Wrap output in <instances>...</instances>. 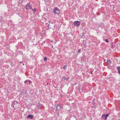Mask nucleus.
<instances>
[{"instance_id": "20", "label": "nucleus", "mask_w": 120, "mask_h": 120, "mask_svg": "<svg viewBox=\"0 0 120 120\" xmlns=\"http://www.w3.org/2000/svg\"><path fill=\"white\" fill-rule=\"evenodd\" d=\"M81 50L80 49H79V51H78L79 53L80 52Z\"/></svg>"}, {"instance_id": "26", "label": "nucleus", "mask_w": 120, "mask_h": 120, "mask_svg": "<svg viewBox=\"0 0 120 120\" xmlns=\"http://www.w3.org/2000/svg\"><path fill=\"white\" fill-rule=\"evenodd\" d=\"M51 42L52 43L53 42V41L52 40L51 41Z\"/></svg>"}, {"instance_id": "17", "label": "nucleus", "mask_w": 120, "mask_h": 120, "mask_svg": "<svg viewBox=\"0 0 120 120\" xmlns=\"http://www.w3.org/2000/svg\"><path fill=\"white\" fill-rule=\"evenodd\" d=\"M47 58L46 57H45L44 59V60L45 61H47Z\"/></svg>"}, {"instance_id": "23", "label": "nucleus", "mask_w": 120, "mask_h": 120, "mask_svg": "<svg viewBox=\"0 0 120 120\" xmlns=\"http://www.w3.org/2000/svg\"><path fill=\"white\" fill-rule=\"evenodd\" d=\"M96 100L95 99H94V100H93V101L94 102V101H96Z\"/></svg>"}, {"instance_id": "14", "label": "nucleus", "mask_w": 120, "mask_h": 120, "mask_svg": "<svg viewBox=\"0 0 120 120\" xmlns=\"http://www.w3.org/2000/svg\"><path fill=\"white\" fill-rule=\"evenodd\" d=\"M28 80H25L24 82V83L26 84H28Z\"/></svg>"}, {"instance_id": "24", "label": "nucleus", "mask_w": 120, "mask_h": 120, "mask_svg": "<svg viewBox=\"0 0 120 120\" xmlns=\"http://www.w3.org/2000/svg\"><path fill=\"white\" fill-rule=\"evenodd\" d=\"M22 61H21V62H20V63L21 64V63H22Z\"/></svg>"}, {"instance_id": "3", "label": "nucleus", "mask_w": 120, "mask_h": 120, "mask_svg": "<svg viewBox=\"0 0 120 120\" xmlns=\"http://www.w3.org/2000/svg\"><path fill=\"white\" fill-rule=\"evenodd\" d=\"M109 114H104L102 115L101 118L103 119H104L105 120H106L107 119V118L109 116Z\"/></svg>"}, {"instance_id": "27", "label": "nucleus", "mask_w": 120, "mask_h": 120, "mask_svg": "<svg viewBox=\"0 0 120 120\" xmlns=\"http://www.w3.org/2000/svg\"><path fill=\"white\" fill-rule=\"evenodd\" d=\"M52 48H53V45H52Z\"/></svg>"}, {"instance_id": "6", "label": "nucleus", "mask_w": 120, "mask_h": 120, "mask_svg": "<svg viewBox=\"0 0 120 120\" xmlns=\"http://www.w3.org/2000/svg\"><path fill=\"white\" fill-rule=\"evenodd\" d=\"M26 9V10H28L30 9H31L30 5L29 3H28L26 5V6L25 7Z\"/></svg>"}, {"instance_id": "30", "label": "nucleus", "mask_w": 120, "mask_h": 120, "mask_svg": "<svg viewBox=\"0 0 120 120\" xmlns=\"http://www.w3.org/2000/svg\"><path fill=\"white\" fill-rule=\"evenodd\" d=\"M48 83H47V85H48Z\"/></svg>"}, {"instance_id": "18", "label": "nucleus", "mask_w": 120, "mask_h": 120, "mask_svg": "<svg viewBox=\"0 0 120 120\" xmlns=\"http://www.w3.org/2000/svg\"><path fill=\"white\" fill-rule=\"evenodd\" d=\"M105 41H106V42H109V41L107 39H106L105 40Z\"/></svg>"}, {"instance_id": "5", "label": "nucleus", "mask_w": 120, "mask_h": 120, "mask_svg": "<svg viewBox=\"0 0 120 120\" xmlns=\"http://www.w3.org/2000/svg\"><path fill=\"white\" fill-rule=\"evenodd\" d=\"M74 24H75V26H78L80 25V22L78 21H75L74 22Z\"/></svg>"}, {"instance_id": "28", "label": "nucleus", "mask_w": 120, "mask_h": 120, "mask_svg": "<svg viewBox=\"0 0 120 120\" xmlns=\"http://www.w3.org/2000/svg\"><path fill=\"white\" fill-rule=\"evenodd\" d=\"M45 24H47L48 23H45Z\"/></svg>"}, {"instance_id": "13", "label": "nucleus", "mask_w": 120, "mask_h": 120, "mask_svg": "<svg viewBox=\"0 0 120 120\" xmlns=\"http://www.w3.org/2000/svg\"><path fill=\"white\" fill-rule=\"evenodd\" d=\"M62 78L64 80H68V79L69 78H66L65 76H64Z\"/></svg>"}, {"instance_id": "10", "label": "nucleus", "mask_w": 120, "mask_h": 120, "mask_svg": "<svg viewBox=\"0 0 120 120\" xmlns=\"http://www.w3.org/2000/svg\"><path fill=\"white\" fill-rule=\"evenodd\" d=\"M117 68L118 71V73L119 74H120V66H118L117 67Z\"/></svg>"}, {"instance_id": "7", "label": "nucleus", "mask_w": 120, "mask_h": 120, "mask_svg": "<svg viewBox=\"0 0 120 120\" xmlns=\"http://www.w3.org/2000/svg\"><path fill=\"white\" fill-rule=\"evenodd\" d=\"M42 105L40 103H38L37 105V107L38 109L39 110L41 109V107Z\"/></svg>"}, {"instance_id": "11", "label": "nucleus", "mask_w": 120, "mask_h": 120, "mask_svg": "<svg viewBox=\"0 0 120 120\" xmlns=\"http://www.w3.org/2000/svg\"><path fill=\"white\" fill-rule=\"evenodd\" d=\"M111 63V61L110 60H107V64L109 65Z\"/></svg>"}, {"instance_id": "4", "label": "nucleus", "mask_w": 120, "mask_h": 120, "mask_svg": "<svg viewBox=\"0 0 120 120\" xmlns=\"http://www.w3.org/2000/svg\"><path fill=\"white\" fill-rule=\"evenodd\" d=\"M19 102L17 101H14L12 103L11 107L14 108V110L15 109V107H14V105L16 104H18Z\"/></svg>"}, {"instance_id": "21", "label": "nucleus", "mask_w": 120, "mask_h": 120, "mask_svg": "<svg viewBox=\"0 0 120 120\" xmlns=\"http://www.w3.org/2000/svg\"><path fill=\"white\" fill-rule=\"evenodd\" d=\"M49 24L48 25V29L49 28Z\"/></svg>"}, {"instance_id": "15", "label": "nucleus", "mask_w": 120, "mask_h": 120, "mask_svg": "<svg viewBox=\"0 0 120 120\" xmlns=\"http://www.w3.org/2000/svg\"><path fill=\"white\" fill-rule=\"evenodd\" d=\"M67 66V65H65L63 67V68L64 70H65V69L66 68Z\"/></svg>"}, {"instance_id": "1", "label": "nucleus", "mask_w": 120, "mask_h": 120, "mask_svg": "<svg viewBox=\"0 0 120 120\" xmlns=\"http://www.w3.org/2000/svg\"><path fill=\"white\" fill-rule=\"evenodd\" d=\"M52 12L55 15H58L60 13V10L57 7H55L53 9Z\"/></svg>"}, {"instance_id": "8", "label": "nucleus", "mask_w": 120, "mask_h": 120, "mask_svg": "<svg viewBox=\"0 0 120 120\" xmlns=\"http://www.w3.org/2000/svg\"><path fill=\"white\" fill-rule=\"evenodd\" d=\"M34 115H29L27 116V118H29L30 119H32L33 118Z\"/></svg>"}, {"instance_id": "25", "label": "nucleus", "mask_w": 120, "mask_h": 120, "mask_svg": "<svg viewBox=\"0 0 120 120\" xmlns=\"http://www.w3.org/2000/svg\"><path fill=\"white\" fill-rule=\"evenodd\" d=\"M49 23H50L51 22L50 21H49Z\"/></svg>"}, {"instance_id": "2", "label": "nucleus", "mask_w": 120, "mask_h": 120, "mask_svg": "<svg viewBox=\"0 0 120 120\" xmlns=\"http://www.w3.org/2000/svg\"><path fill=\"white\" fill-rule=\"evenodd\" d=\"M55 108H56V110H59L61 109H62V106L60 104H58L56 105L55 106Z\"/></svg>"}, {"instance_id": "19", "label": "nucleus", "mask_w": 120, "mask_h": 120, "mask_svg": "<svg viewBox=\"0 0 120 120\" xmlns=\"http://www.w3.org/2000/svg\"><path fill=\"white\" fill-rule=\"evenodd\" d=\"M57 116H58V117H59L60 116V114H59V113H58V114L57 115Z\"/></svg>"}, {"instance_id": "29", "label": "nucleus", "mask_w": 120, "mask_h": 120, "mask_svg": "<svg viewBox=\"0 0 120 120\" xmlns=\"http://www.w3.org/2000/svg\"><path fill=\"white\" fill-rule=\"evenodd\" d=\"M23 65H24V64H23Z\"/></svg>"}, {"instance_id": "9", "label": "nucleus", "mask_w": 120, "mask_h": 120, "mask_svg": "<svg viewBox=\"0 0 120 120\" xmlns=\"http://www.w3.org/2000/svg\"><path fill=\"white\" fill-rule=\"evenodd\" d=\"M93 70H91V69H89L88 71V73L90 74H92V73L93 72Z\"/></svg>"}, {"instance_id": "16", "label": "nucleus", "mask_w": 120, "mask_h": 120, "mask_svg": "<svg viewBox=\"0 0 120 120\" xmlns=\"http://www.w3.org/2000/svg\"><path fill=\"white\" fill-rule=\"evenodd\" d=\"M43 19L44 21H45L47 19L45 18H43Z\"/></svg>"}, {"instance_id": "31", "label": "nucleus", "mask_w": 120, "mask_h": 120, "mask_svg": "<svg viewBox=\"0 0 120 120\" xmlns=\"http://www.w3.org/2000/svg\"><path fill=\"white\" fill-rule=\"evenodd\" d=\"M104 61H105V60H104Z\"/></svg>"}, {"instance_id": "12", "label": "nucleus", "mask_w": 120, "mask_h": 120, "mask_svg": "<svg viewBox=\"0 0 120 120\" xmlns=\"http://www.w3.org/2000/svg\"><path fill=\"white\" fill-rule=\"evenodd\" d=\"M31 9L32 10L34 11L33 13L34 14V12H35L36 11V8H34V9H33V8H31Z\"/></svg>"}, {"instance_id": "22", "label": "nucleus", "mask_w": 120, "mask_h": 120, "mask_svg": "<svg viewBox=\"0 0 120 120\" xmlns=\"http://www.w3.org/2000/svg\"><path fill=\"white\" fill-rule=\"evenodd\" d=\"M29 82H31V81L30 80H28V81Z\"/></svg>"}]
</instances>
